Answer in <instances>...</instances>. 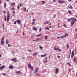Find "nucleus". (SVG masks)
Wrapping results in <instances>:
<instances>
[{
  "label": "nucleus",
  "mask_w": 77,
  "mask_h": 77,
  "mask_svg": "<svg viewBox=\"0 0 77 77\" xmlns=\"http://www.w3.org/2000/svg\"><path fill=\"white\" fill-rule=\"evenodd\" d=\"M54 2H56V0H53Z\"/></svg>",
  "instance_id": "obj_62"
},
{
  "label": "nucleus",
  "mask_w": 77,
  "mask_h": 77,
  "mask_svg": "<svg viewBox=\"0 0 77 77\" xmlns=\"http://www.w3.org/2000/svg\"><path fill=\"white\" fill-rule=\"evenodd\" d=\"M45 60H47V57H45Z\"/></svg>",
  "instance_id": "obj_60"
},
{
  "label": "nucleus",
  "mask_w": 77,
  "mask_h": 77,
  "mask_svg": "<svg viewBox=\"0 0 77 77\" xmlns=\"http://www.w3.org/2000/svg\"><path fill=\"white\" fill-rule=\"evenodd\" d=\"M2 68H5V67L4 66H2Z\"/></svg>",
  "instance_id": "obj_43"
},
{
  "label": "nucleus",
  "mask_w": 77,
  "mask_h": 77,
  "mask_svg": "<svg viewBox=\"0 0 77 77\" xmlns=\"http://www.w3.org/2000/svg\"><path fill=\"white\" fill-rule=\"evenodd\" d=\"M40 48L42 50H43V47H42V46H40Z\"/></svg>",
  "instance_id": "obj_27"
},
{
  "label": "nucleus",
  "mask_w": 77,
  "mask_h": 77,
  "mask_svg": "<svg viewBox=\"0 0 77 77\" xmlns=\"http://www.w3.org/2000/svg\"><path fill=\"white\" fill-rule=\"evenodd\" d=\"M9 69H12L13 68H14V66L12 65L10 66L9 67Z\"/></svg>",
  "instance_id": "obj_10"
},
{
  "label": "nucleus",
  "mask_w": 77,
  "mask_h": 77,
  "mask_svg": "<svg viewBox=\"0 0 77 77\" xmlns=\"http://www.w3.org/2000/svg\"><path fill=\"white\" fill-rule=\"evenodd\" d=\"M58 68H57L56 69V71L55 72V73L56 74H57V72H58Z\"/></svg>",
  "instance_id": "obj_18"
},
{
  "label": "nucleus",
  "mask_w": 77,
  "mask_h": 77,
  "mask_svg": "<svg viewBox=\"0 0 77 77\" xmlns=\"http://www.w3.org/2000/svg\"><path fill=\"white\" fill-rule=\"evenodd\" d=\"M35 39L36 40H40V38H36Z\"/></svg>",
  "instance_id": "obj_29"
},
{
  "label": "nucleus",
  "mask_w": 77,
  "mask_h": 77,
  "mask_svg": "<svg viewBox=\"0 0 77 77\" xmlns=\"http://www.w3.org/2000/svg\"><path fill=\"white\" fill-rule=\"evenodd\" d=\"M16 73L17 74H20V73H21V71H18L16 72Z\"/></svg>",
  "instance_id": "obj_19"
},
{
  "label": "nucleus",
  "mask_w": 77,
  "mask_h": 77,
  "mask_svg": "<svg viewBox=\"0 0 77 77\" xmlns=\"http://www.w3.org/2000/svg\"><path fill=\"white\" fill-rule=\"evenodd\" d=\"M42 36V34H40L38 35H36L37 37H39L40 36Z\"/></svg>",
  "instance_id": "obj_12"
},
{
  "label": "nucleus",
  "mask_w": 77,
  "mask_h": 77,
  "mask_svg": "<svg viewBox=\"0 0 77 77\" xmlns=\"http://www.w3.org/2000/svg\"><path fill=\"white\" fill-rule=\"evenodd\" d=\"M37 54H38V53H35L33 54V56H36V55Z\"/></svg>",
  "instance_id": "obj_25"
},
{
  "label": "nucleus",
  "mask_w": 77,
  "mask_h": 77,
  "mask_svg": "<svg viewBox=\"0 0 77 77\" xmlns=\"http://www.w3.org/2000/svg\"><path fill=\"white\" fill-rule=\"evenodd\" d=\"M75 54H77V52H76V50H75Z\"/></svg>",
  "instance_id": "obj_59"
},
{
  "label": "nucleus",
  "mask_w": 77,
  "mask_h": 77,
  "mask_svg": "<svg viewBox=\"0 0 77 77\" xmlns=\"http://www.w3.org/2000/svg\"><path fill=\"white\" fill-rule=\"evenodd\" d=\"M47 62V60H46L45 61V63H46Z\"/></svg>",
  "instance_id": "obj_35"
},
{
  "label": "nucleus",
  "mask_w": 77,
  "mask_h": 77,
  "mask_svg": "<svg viewBox=\"0 0 77 77\" xmlns=\"http://www.w3.org/2000/svg\"><path fill=\"white\" fill-rule=\"evenodd\" d=\"M23 10H24V11H26V8H24Z\"/></svg>",
  "instance_id": "obj_32"
},
{
  "label": "nucleus",
  "mask_w": 77,
  "mask_h": 77,
  "mask_svg": "<svg viewBox=\"0 0 77 77\" xmlns=\"http://www.w3.org/2000/svg\"><path fill=\"white\" fill-rule=\"evenodd\" d=\"M17 21H15L14 22V24H17Z\"/></svg>",
  "instance_id": "obj_33"
},
{
  "label": "nucleus",
  "mask_w": 77,
  "mask_h": 77,
  "mask_svg": "<svg viewBox=\"0 0 77 77\" xmlns=\"http://www.w3.org/2000/svg\"><path fill=\"white\" fill-rule=\"evenodd\" d=\"M66 36H68V34L66 33L64 35H63L61 37V38H65V37H66Z\"/></svg>",
  "instance_id": "obj_6"
},
{
  "label": "nucleus",
  "mask_w": 77,
  "mask_h": 77,
  "mask_svg": "<svg viewBox=\"0 0 77 77\" xmlns=\"http://www.w3.org/2000/svg\"><path fill=\"white\" fill-rule=\"evenodd\" d=\"M75 30V31H76V32H77V28H76Z\"/></svg>",
  "instance_id": "obj_53"
},
{
  "label": "nucleus",
  "mask_w": 77,
  "mask_h": 77,
  "mask_svg": "<svg viewBox=\"0 0 77 77\" xmlns=\"http://www.w3.org/2000/svg\"><path fill=\"white\" fill-rule=\"evenodd\" d=\"M7 20L8 22L9 20V18H10V16L9 15V12H8L7 13Z\"/></svg>",
  "instance_id": "obj_3"
},
{
  "label": "nucleus",
  "mask_w": 77,
  "mask_h": 77,
  "mask_svg": "<svg viewBox=\"0 0 77 77\" xmlns=\"http://www.w3.org/2000/svg\"><path fill=\"white\" fill-rule=\"evenodd\" d=\"M56 14H55V15H54V17H56Z\"/></svg>",
  "instance_id": "obj_57"
},
{
  "label": "nucleus",
  "mask_w": 77,
  "mask_h": 77,
  "mask_svg": "<svg viewBox=\"0 0 77 77\" xmlns=\"http://www.w3.org/2000/svg\"><path fill=\"white\" fill-rule=\"evenodd\" d=\"M33 29L34 30H35V31H36L37 30V28L35 27H34L33 28Z\"/></svg>",
  "instance_id": "obj_17"
},
{
  "label": "nucleus",
  "mask_w": 77,
  "mask_h": 77,
  "mask_svg": "<svg viewBox=\"0 0 77 77\" xmlns=\"http://www.w3.org/2000/svg\"><path fill=\"white\" fill-rule=\"evenodd\" d=\"M34 34L33 33L32 34V35H31V38H32V37H33V36H34Z\"/></svg>",
  "instance_id": "obj_42"
},
{
  "label": "nucleus",
  "mask_w": 77,
  "mask_h": 77,
  "mask_svg": "<svg viewBox=\"0 0 77 77\" xmlns=\"http://www.w3.org/2000/svg\"><path fill=\"white\" fill-rule=\"evenodd\" d=\"M8 47H11V45H10V44H8Z\"/></svg>",
  "instance_id": "obj_38"
},
{
  "label": "nucleus",
  "mask_w": 77,
  "mask_h": 77,
  "mask_svg": "<svg viewBox=\"0 0 77 77\" xmlns=\"http://www.w3.org/2000/svg\"><path fill=\"white\" fill-rule=\"evenodd\" d=\"M20 6H22V4H20Z\"/></svg>",
  "instance_id": "obj_52"
},
{
  "label": "nucleus",
  "mask_w": 77,
  "mask_h": 77,
  "mask_svg": "<svg viewBox=\"0 0 77 77\" xmlns=\"http://www.w3.org/2000/svg\"><path fill=\"white\" fill-rule=\"evenodd\" d=\"M11 60H12V61H14V62H17V59L15 58H14L13 59H11Z\"/></svg>",
  "instance_id": "obj_7"
},
{
  "label": "nucleus",
  "mask_w": 77,
  "mask_h": 77,
  "mask_svg": "<svg viewBox=\"0 0 77 77\" xmlns=\"http://www.w3.org/2000/svg\"><path fill=\"white\" fill-rule=\"evenodd\" d=\"M68 21H70V19H68Z\"/></svg>",
  "instance_id": "obj_48"
},
{
  "label": "nucleus",
  "mask_w": 77,
  "mask_h": 77,
  "mask_svg": "<svg viewBox=\"0 0 77 77\" xmlns=\"http://www.w3.org/2000/svg\"><path fill=\"white\" fill-rule=\"evenodd\" d=\"M74 23H75V21H72L71 23V25H74Z\"/></svg>",
  "instance_id": "obj_16"
},
{
  "label": "nucleus",
  "mask_w": 77,
  "mask_h": 77,
  "mask_svg": "<svg viewBox=\"0 0 77 77\" xmlns=\"http://www.w3.org/2000/svg\"><path fill=\"white\" fill-rule=\"evenodd\" d=\"M47 36H45V40L47 39Z\"/></svg>",
  "instance_id": "obj_46"
},
{
  "label": "nucleus",
  "mask_w": 77,
  "mask_h": 77,
  "mask_svg": "<svg viewBox=\"0 0 77 77\" xmlns=\"http://www.w3.org/2000/svg\"><path fill=\"white\" fill-rule=\"evenodd\" d=\"M3 29H4V24H3Z\"/></svg>",
  "instance_id": "obj_63"
},
{
  "label": "nucleus",
  "mask_w": 77,
  "mask_h": 77,
  "mask_svg": "<svg viewBox=\"0 0 77 77\" xmlns=\"http://www.w3.org/2000/svg\"><path fill=\"white\" fill-rule=\"evenodd\" d=\"M63 26H64V27H66V25L65 24L63 25Z\"/></svg>",
  "instance_id": "obj_45"
},
{
  "label": "nucleus",
  "mask_w": 77,
  "mask_h": 77,
  "mask_svg": "<svg viewBox=\"0 0 77 77\" xmlns=\"http://www.w3.org/2000/svg\"><path fill=\"white\" fill-rule=\"evenodd\" d=\"M68 8H69V9H72V6H71V5L70 4L68 6Z\"/></svg>",
  "instance_id": "obj_14"
},
{
  "label": "nucleus",
  "mask_w": 77,
  "mask_h": 77,
  "mask_svg": "<svg viewBox=\"0 0 77 77\" xmlns=\"http://www.w3.org/2000/svg\"><path fill=\"white\" fill-rule=\"evenodd\" d=\"M77 59V57H75V58L73 59V60H74V61H75V60H76Z\"/></svg>",
  "instance_id": "obj_26"
},
{
  "label": "nucleus",
  "mask_w": 77,
  "mask_h": 77,
  "mask_svg": "<svg viewBox=\"0 0 77 77\" xmlns=\"http://www.w3.org/2000/svg\"><path fill=\"white\" fill-rule=\"evenodd\" d=\"M9 44V40L8 39L6 40V44Z\"/></svg>",
  "instance_id": "obj_15"
},
{
  "label": "nucleus",
  "mask_w": 77,
  "mask_h": 77,
  "mask_svg": "<svg viewBox=\"0 0 77 77\" xmlns=\"http://www.w3.org/2000/svg\"><path fill=\"white\" fill-rule=\"evenodd\" d=\"M4 18V20L5 21H6V15L5 16Z\"/></svg>",
  "instance_id": "obj_22"
},
{
  "label": "nucleus",
  "mask_w": 77,
  "mask_h": 77,
  "mask_svg": "<svg viewBox=\"0 0 77 77\" xmlns=\"http://www.w3.org/2000/svg\"><path fill=\"white\" fill-rule=\"evenodd\" d=\"M57 57H58V58H60V56H57Z\"/></svg>",
  "instance_id": "obj_58"
},
{
  "label": "nucleus",
  "mask_w": 77,
  "mask_h": 77,
  "mask_svg": "<svg viewBox=\"0 0 77 77\" xmlns=\"http://www.w3.org/2000/svg\"><path fill=\"white\" fill-rule=\"evenodd\" d=\"M59 2L60 3H63L65 2V1H59Z\"/></svg>",
  "instance_id": "obj_11"
},
{
  "label": "nucleus",
  "mask_w": 77,
  "mask_h": 77,
  "mask_svg": "<svg viewBox=\"0 0 77 77\" xmlns=\"http://www.w3.org/2000/svg\"><path fill=\"white\" fill-rule=\"evenodd\" d=\"M33 41L34 42H35V41L38 42V41H38V40H33Z\"/></svg>",
  "instance_id": "obj_40"
},
{
  "label": "nucleus",
  "mask_w": 77,
  "mask_h": 77,
  "mask_svg": "<svg viewBox=\"0 0 77 77\" xmlns=\"http://www.w3.org/2000/svg\"><path fill=\"white\" fill-rule=\"evenodd\" d=\"M0 69L1 71H2V70H3V68L2 67H0Z\"/></svg>",
  "instance_id": "obj_30"
},
{
  "label": "nucleus",
  "mask_w": 77,
  "mask_h": 77,
  "mask_svg": "<svg viewBox=\"0 0 77 77\" xmlns=\"http://www.w3.org/2000/svg\"><path fill=\"white\" fill-rule=\"evenodd\" d=\"M2 74H3V75H4V76L6 75V74L5 73H3Z\"/></svg>",
  "instance_id": "obj_37"
},
{
  "label": "nucleus",
  "mask_w": 77,
  "mask_h": 77,
  "mask_svg": "<svg viewBox=\"0 0 77 77\" xmlns=\"http://www.w3.org/2000/svg\"><path fill=\"white\" fill-rule=\"evenodd\" d=\"M49 26H50V25H51V23H50L49 24Z\"/></svg>",
  "instance_id": "obj_64"
},
{
  "label": "nucleus",
  "mask_w": 77,
  "mask_h": 77,
  "mask_svg": "<svg viewBox=\"0 0 77 77\" xmlns=\"http://www.w3.org/2000/svg\"><path fill=\"white\" fill-rule=\"evenodd\" d=\"M74 52L73 51H72V55L71 57V59H72V57H73L74 56Z\"/></svg>",
  "instance_id": "obj_5"
},
{
  "label": "nucleus",
  "mask_w": 77,
  "mask_h": 77,
  "mask_svg": "<svg viewBox=\"0 0 77 77\" xmlns=\"http://www.w3.org/2000/svg\"><path fill=\"white\" fill-rule=\"evenodd\" d=\"M32 20H33V21H35V20L34 19H33Z\"/></svg>",
  "instance_id": "obj_55"
},
{
  "label": "nucleus",
  "mask_w": 77,
  "mask_h": 77,
  "mask_svg": "<svg viewBox=\"0 0 77 77\" xmlns=\"http://www.w3.org/2000/svg\"><path fill=\"white\" fill-rule=\"evenodd\" d=\"M68 12H69V14H71L72 13L71 11L70 10H69L68 11Z\"/></svg>",
  "instance_id": "obj_28"
},
{
  "label": "nucleus",
  "mask_w": 77,
  "mask_h": 77,
  "mask_svg": "<svg viewBox=\"0 0 77 77\" xmlns=\"http://www.w3.org/2000/svg\"><path fill=\"white\" fill-rule=\"evenodd\" d=\"M47 55V54H45L43 55H41V57H45V56H46Z\"/></svg>",
  "instance_id": "obj_13"
},
{
  "label": "nucleus",
  "mask_w": 77,
  "mask_h": 77,
  "mask_svg": "<svg viewBox=\"0 0 77 77\" xmlns=\"http://www.w3.org/2000/svg\"><path fill=\"white\" fill-rule=\"evenodd\" d=\"M59 51H60H60H61V49H60L59 50H58Z\"/></svg>",
  "instance_id": "obj_51"
},
{
  "label": "nucleus",
  "mask_w": 77,
  "mask_h": 77,
  "mask_svg": "<svg viewBox=\"0 0 77 77\" xmlns=\"http://www.w3.org/2000/svg\"><path fill=\"white\" fill-rule=\"evenodd\" d=\"M6 3H5L4 4V8L5 9L6 8Z\"/></svg>",
  "instance_id": "obj_23"
},
{
  "label": "nucleus",
  "mask_w": 77,
  "mask_h": 77,
  "mask_svg": "<svg viewBox=\"0 0 77 77\" xmlns=\"http://www.w3.org/2000/svg\"><path fill=\"white\" fill-rule=\"evenodd\" d=\"M71 20L72 21H77V20H76V18H70Z\"/></svg>",
  "instance_id": "obj_4"
},
{
  "label": "nucleus",
  "mask_w": 77,
  "mask_h": 77,
  "mask_svg": "<svg viewBox=\"0 0 77 77\" xmlns=\"http://www.w3.org/2000/svg\"><path fill=\"white\" fill-rule=\"evenodd\" d=\"M68 64L69 66H71V64L69 63H68Z\"/></svg>",
  "instance_id": "obj_39"
},
{
  "label": "nucleus",
  "mask_w": 77,
  "mask_h": 77,
  "mask_svg": "<svg viewBox=\"0 0 77 77\" xmlns=\"http://www.w3.org/2000/svg\"><path fill=\"white\" fill-rule=\"evenodd\" d=\"M12 9H13V10H15V8H14V7L12 8Z\"/></svg>",
  "instance_id": "obj_49"
},
{
  "label": "nucleus",
  "mask_w": 77,
  "mask_h": 77,
  "mask_svg": "<svg viewBox=\"0 0 77 77\" xmlns=\"http://www.w3.org/2000/svg\"><path fill=\"white\" fill-rule=\"evenodd\" d=\"M15 3L13 2L11 3V6H15Z\"/></svg>",
  "instance_id": "obj_21"
},
{
  "label": "nucleus",
  "mask_w": 77,
  "mask_h": 77,
  "mask_svg": "<svg viewBox=\"0 0 77 77\" xmlns=\"http://www.w3.org/2000/svg\"><path fill=\"white\" fill-rule=\"evenodd\" d=\"M17 22L18 24H21V20L19 19H18L17 20Z\"/></svg>",
  "instance_id": "obj_8"
},
{
  "label": "nucleus",
  "mask_w": 77,
  "mask_h": 77,
  "mask_svg": "<svg viewBox=\"0 0 77 77\" xmlns=\"http://www.w3.org/2000/svg\"><path fill=\"white\" fill-rule=\"evenodd\" d=\"M17 9L18 10L20 9V6L19 5L17 6Z\"/></svg>",
  "instance_id": "obj_31"
},
{
  "label": "nucleus",
  "mask_w": 77,
  "mask_h": 77,
  "mask_svg": "<svg viewBox=\"0 0 77 77\" xmlns=\"http://www.w3.org/2000/svg\"><path fill=\"white\" fill-rule=\"evenodd\" d=\"M59 48H54V49L55 50H56L57 51V50H59Z\"/></svg>",
  "instance_id": "obj_20"
},
{
  "label": "nucleus",
  "mask_w": 77,
  "mask_h": 77,
  "mask_svg": "<svg viewBox=\"0 0 77 77\" xmlns=\"http://www.w3.org/2000/svg\"><path fill=\"white\" fill-rule=\"evenodd\" d=\"M28 67L29 68H31V70H33V68L34 67L33 66H31V64L30 63L28 64Z\"/></svg>",
  "instance_id": "obj_2"
},
{
  "label": "nucleus",
  "mask_w": 77,
  "mask_h": 77,
  "mask_svg": "<svg viewBox=\"0 0 77 77\" xmlns=\"http://www.w3.org/2000/svg\"><path fill=\"white\" fill-rule=\"evenodd\" d=\"M48 27H46L45 28V30H48Z\"/></svg>",
  "instance_id": "obj_50"
},
{
  "label": "nucleus",
  "mask_w": 77,
  "mask_h": 77,
  "mask_svg": "<svg viewBox=\"0 0 77 77\" xmlns=\"http://www.w3.org/2000/svg\"><path fill=\"white\" fill-rule=\"evenodd\" d=\"M38 71V68L35 69V73H36Z\"/></svg>",
  "instance_id": "obj_9"
},
{
  "label": "nucleus",
  "mask_w": 77,
  "mask_h": 77,
  "mask_svg": "<svg viewBox=\"0 0 77 77\" xmlns=\"http://www.w3.org/2000/svg\"><path fill=\"white\" fill-rule=\"evenodd\" d=\"M48 23H49V22H46L44 24L45 25L47 24H48Z\"/></svg>",
  "instance_id": "obj_24"
},
{
  "label": "nucleus",
  "mask_w": 77,
  "mask_h": 77,
  "mask_svg": "<svg viewBox=\"0 0 77 77\" xmlns=\"http://www.w3.org/2000/svg\"><path fill=\"white\" fill-rule=\"evenodd\" d=\"M69 51H70V53L71 54V49L69 50Z\"/></svg>",
  "instance_id": "obj_54"
},
{
  "label": "nucleus",
  "mask_w": 77,
  "mask_h": 77,
  "mask_svg": "<svg viewBox=\"0 0 77 77\" xmlns=\"http://www.w3.org/2000/svg\"><path fill=\"white\" fill-rule=\"evenodd\" d=\"M4 38H5V37H4V36H3L1 39V44L2 45H3L4 43H5V42H4Z\"/></svg>",
  "instance_id": "obj_1"
},
{
  "label": "nucleus",
  "mask_w": 77,
  "mask_h": 77,
  "mask_svg": "<svg viewBox=\"0 0 77 77\" xmlns=\"http://www.w3.org/2000/svg\"><path fill=\"white\" fill-rule=\"evenodd\" d=\"M3 12H4V14H6V12H5V10H4L3 11Z\"/></svg>",
  "instance_id": "obj_47"
},
{
  "label": "nucleus",
  "mask_w": 77,
  "mask_h": 77,
  "mask_svg": "<svg viewBox=\"0 0 77 77\" xmlns=\"http://www.w3.org/2000/svg\"><path fill=\"white\" fill-rule=\"evenodd\" d=\"M59 38H60V37H57V39H59Z\"/></svg>",
  "instance_id": "obj_61"
},
{
  "label": "nucleus",
  "mask_w": 77,
  "mask_h": 77,
  "mask_svg": "<svg viewBox=\"0 0 77 77\" xmlns=\"http://www.w3.org/2000/svg\"><path fill=\"white\" fill-rule=\"evenodd\" d=\"M41 30H42V29H41V28H40L39 29V32H40Z\"/></svg>",
  "instance_id": "obj_36"
},
{
  "label": "nucleus",
  "mask_w": 77,
  "mask_h": 77,
  "mask_svg": "<svg viewBox=\"0 0 77 77\" xmlns=\"http://www.w3.org/2000/svg\"><path fill=\"white\" fill-rule=\"evenodd\" d=\"M42 2L43 3V4H45V2L44 1H42Z\"/></svg>",
  "instance_id": "obj_34"
},
{
  "label": "nucleus",
  "mask_w": 77,
  "mask_h": 77,
  "mask_svg": "<svg viewBox=\"0 0 77 77\" xmlns=\"http://www.w3.org/2000/svg\"><path fill=\"white\" fill-rule=\"evenodd\" d=\"M32 24H35V22H32Z\"/></svg>",
  "instance_id": "obj_41"
},
{
  "label": "nucleus",
  "mask_w": 77,
  "mask_h": 77,
  "mask_svg": "<svg viewBox=\"0 0 77 77\" xmlns=\"http://www.w3.org/2000/svg\"><path fill=\"white\" fill-rule=\"evenodd\" d=\"M15 14V11H13V14Z\"/></svg>",
  "instance_id": "obj_44"
},
{
  "label": "nucleus",
  "mask_w": 77,
  "mask_h": 77,
  "mask_svg": "<svg viewBox=\"0 0 77 77\" xmlns=\"http://www.w3.org/2000/svg\"><path fill=\"white\" fill-rule=\"evenodd\" d=\"M50 57H51V55H50L49 56V59L50 58Z\"/></svg>",
  "instance_id": "obj_56"
}]
</instances>
